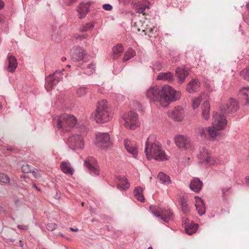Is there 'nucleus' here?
Masks as SVG:
<instances>
[{
    "label": "nucleus",
    "instance_id": "49",
    "mask_svg": "<svg viewBox=\"0 0 249 249\" xmlns=\"http://www.w3.org/2000/svg\"><path fill=\"white\" fill-rule=\"evenodd\" d=\"M86 36L85 35H80L79 34H75L74 35V37L76 39H80V40H82L84 38H86Z\"/></svg>",
    "mask_w": 249,
    "mask_h": 249
},
{
    "label": "nucleus",
    "instance_id": "60",
    "mask_svg": "<svg viewBox=\"0 0 249 249\" xmlns=\"http://www.w3.org/2000/svg\"><path fill=\"white\" fill-rule=\"evenodd\" d=\"M7 240L8 241L13 242L15 240L14 239H12V238H8V239H7Z\"/></svg>",
    "mask_w": 249,
    "mask_h": 249
},
{
    "label": "nucleus",
    "instance_id": "37",
    "mask_svg": "<svg viewBox=\"0 0 249 249\" xmlns=\"http://www.w3.org/2000/svg\"><path fill=\"white\" fill-rule=\"evenodd\" d=\"M218 131L213 127V128L209 127L208 130V133L211 137L214 138L218 135Z\"/></svg>",
    "mask_w": 249,
    "mask_h": 249
},
{
    "label": "nucleus",
    "instance_id": "29",
    "mask_svg": "<svg viewBox=\"0 0 249 249\" xmlns=\"http://www.w3.org/2000/svg\"><path fill=\"white\" fill-rule=\"evenodd\" d=\"M124 50L123 46L121 44H117L112 48L113 59H117L119 55L123 53Z\"/></svg>",
    "mask_w": 249,
    "mask_h": 249
},
{
    "label": "nucleus",
    "instance_id": "19",
    "mask_svg": "<svg viewBox=\"0 0 249 249\" xmlns=\"http://www.w3.org/2000/svg\"><path fill=\"white\" fill-rule=\"evenodd\" d=\"M203 183L197 178H194L191 180L190 188V189L196 193H198L200 191L202 188Z\"/></svg>",
    "mask_w": 249,
    "mask_h": 249
},
{
    "label": "nucleus",
    "instance_id": "51",
    "mask_svg": "<svg viewBox=\"0 0 249 249\" xmlns=\"http://www.w3.org/2000/svg\"><path fill=\"white\" fill-rule=\"evenodd\" d=\"M51 195L55 199H59L60 197V194L57 190H55V194L54 195L53 194H52Z\"/></svg>",
    "mask_w": 249,
    "mask_h": 249
},
{
    "label": "nucleus",
    "instance_id": "14",
    "mask_svg": "<svg viewBox=\"0 0 249 249\" xmlns=\"http://www.w3.org/2000/svg\"><path fill=\"white\" fill-rule=\"evenodd\" d=\"M175 141L176 145L179 148L187 149L190 147V140L186 136L182 135L177 136Z\"/></svg>",
    "mask_w": 249,
    "mask_h": 249
},
{
    "label": "nucleus",
    "instance_id": "62",
    "mask_svg": "<svg viewBox=\"0 0 249 249\" xmlns=\"http://www.w3.org/2000/svg\"><path fill=\"white\" fill-rule=\"evenodd\" d=\"M167 144L169 145L170 143V141H167Z\"/></svg>",
    "mask_w": 249,
    "mask_h": 249
},
{
    "label": "nucleus",
    "instance_id": "38",
    "mask_svg": "<svg viewBox=\"0 0 249 249\" xmlns=\"http://www.w3.org/2000/svg\"><path fill=\"white\" fill-rule=\"evenodd\" d=\"M94 27V24L91 23H88L84 26L80 30L81 32H87L89 30H91Z\"/></svg>",
    "mask_w": 249,
    "mask_h": 249
},
{
    "label": "nucleus",
    "instance_id": "28",
    "mask_svg": "<svg viewBox=\"0 0 249 249\" xmlns=\"http://www.w3.org/2000/svg\"><path fill=\"white\" fill-rule=\"evenodd\" d=\"M239 96L246 101V104H249V88H242L239 91Z\"/></svg>",
    "mask_w": 249,
    "mask_h": 249
},
{
    "label": "nucleus",
    "instance_id": "23",
    "mask_svg": "<svg viewBox=\"0 0 249 249\" xmlns=\"http://www.w3.org/2000/svg\"><path fill=\"white\" fill-rule=\"evenodd\" d=\"M124 145L127 152L132 154L135 157L137 155L138 151L135 143H132L130 141L125 140Z\"/></svg>",
    "mask_w": 249,
    "mask_h": 249
},
{
    "label": "nucleus",
    "instance_id": "55",
    "mask_svg": "<svg viewBox=\"0 0 249 249\" xmlns=\"http://www.w3.org/2000/svg\"><path fill=\"white\" fill-rule=\"evenodd\" d=\"M18 228L20 229H22V230H25L27 229V226H24V225H18Z\"/></svg>",
    "mask_w": 249,
    "mask_h": 249
},
{
    "label": "nucleus",
    "instance_id": "63",
    "mask_svg": "<svg viewBox=\"0 0 249 249\" xmlns=\"http://www.w3.org/2000/svg\"><path fill=\"white\" fill-rule=\"evenodd\" d=\"M106 227L107 230H109V226H108L107 225V226H106Z\"/></svg>",
    "mask_w": 249,
    "mask_h": 249
},
{
    "label": "nucleus",
    "instance_id": "26",
    "mask_svg": "<svg viewBox=\"0 0 249 249\" xmlns=\"http://www.w3.org/2000/svg\"><path fill=\"white\" fill-rule=\"evenodd\" d=\"M77 11L79 13V18H83L89 11V4L88 3L80 4Z\"/></svg>",
    "mask_w": 249,
    "mask_h": 249
},
{
    "label": "nucleus",
    "instance_id": "56",
    "mask_svg": "<svg viewBox=\"0 0 249 249\" xmlns=\"http://www.w3.org/2000/svg\"><path fill=\"white\" fill-rule=\"evenodd\" d=\"M4 2L2 0H0V10L4 7Z\"/></svg>",
    "mask_w": 249,
    "mask_h": 249
},
{
    "label": "nucleus",
    "instance_id": "40",
    "mask_svg": "<svg viewBox=\"0 0 249 249\" xmlns=\"http://www.w3.org/2000/svg\"><path fill=\"white\" fill-rule=\"evenodd\" d=\"M32 167L28 164H23L21 167L22 171L24 173H29L32 171Z\"/></svg>",
    "mask_w": 249,
    "mask_h": 249
},
{
    "label": "nucleus",
    "instance_id": "50",
    "mask_svg": "<svg viewBox=\"0 0 249 249\" xmlns=\"http://www.w3.org/2000/svg\"><path fill=\"white\" fill-rule=\"evenodd\" d=\"M103 7L104 9L107 11L110 10L112 8V6L109 4H105L103 5Z\"/></svg>",
    "mask_w": 249,
    "mask_h": 249
},
{
    "label": "nucleus",
    "instance_id": "20",
    "mask_svg": "<svg viewBox=\"0 0 249 249\" xmlns=\"http://www.w3.org/2000/svg\"><path fill=\"white\" fill-rule=\"evenodd\" d=\"M200 87V83L196 79H192L187 85L186 89L189 93L196 92Z\"/></svg>",
    "mask_w": 249,
    "mask_h": 249
},
{
    "label": "nucleus",
    "instance_id": "39",
    "mask_svg": "<svg viewBox=\"0 0 249 249\" xmlns=\"http://www.w3.org/2000/svg\"><path fill=\"white\" fill-rule=\"evenodd\" d=\"M0 181L5 183H8L10 182V178L6 174L0 173Z\"/></svg>",
    "mask_w": 249,
    "mask_h": 249
},
{
    "label": "nucleus",
    "instance_id": "16",
    "mask_svg": "<svg viewBox=\"0 0 249 249\" xmlns=\"http://www.w3.org/2000/svg\"><path fill=\"white\" fill-rule=\"evenodd\" d=\"M200 162L213 164L215 162L214 159L210 156L207 150L205 148H202L200 151V154L197 156Z\"/></svg>",
    "mask_w": 249,
    "mask_h": 249
},
{
    "label": "nucleus",
    "instance_id": "21",
    "mask_svg": "<svg viewBox=\"0 0 249 249\" xmlns=\"http://www.w3.org/2000/svg\"><path fill=\"white\" fill-rule=\"evenodd\" d=\"M195 198L196 199H198V200L196 201L195 205L196 211H197L198 214L200 216H202L206 212V207L204 201L201 199V198L198 196H195Z\"/></svg>",
    "mask_w": 249,
    "mask_h": 249
},
{
    "label": "nucleus",
    "instance_id": "45",
    "mask_svg": "<svg viewBox=\"0 0 249 249\" xmlns=\"http://www.w3.org/2000/svg\"><path fill=\"white\" fill-rule=\"evenodd\" d=\"M57 228V225L54 223L48 224V231H53Z\"/></svg>",
    "mask_w": 249,
    "mask_h": 249
},
{
    "label": "nucleus",
    "instance_id": "4",
    "mask_svg": "<svg viewBox=\"0 0 249 249\" xmlns=\"http://www.w3.org/2000/svg\"><path fill=\"white\" fill-rule=\"evenodd\" d=\"M162 101L168 103L177 100L180 98V93L175 91L171 86L166 85L160 87Z\"/></svg>",
    "mask_w": 249,
    "mask_h": 249
},
{
    "label": "nucleus",
    "instance_id": "41",
    "mask_svg": "<svg viewBox=\"0 0 249 249\" xmlns=\"http://www.w3.org/2000/svg\"><path fill=\"white\" fill-rule=\"evenodd\" d=\"M240 75L247 81H249V68L245 69L240 72Z\"/></svg>",
    "mask_w": 249,
    "mask_h": 249
},
{
    "label": "nucleus",
    "instance_id": "5",
    "mask_svg": "<svg viewBox=\"0 0 249 249\" xmlns=\"http://www.w3.org/2000/svg\"><path fill=\"white\" fill-rule=\"evenodd\" d=\"M138 115L136 112L129 111L125 113L123 116L124 127L127 129H135L138 126Z\"/></svg>",
    "mask_w": 249,
    "mask_h": 249
},
{
    "label": "nucleus",
    "instance_id": "64",
    "mask_svg": "<svg viewBox=\"0 0 249 249\" xmlns=\"http://www.w3.org/2000/svg\"><path fill=\"white\" fill-rule=\"evenodd\" d=\"M147 249H153V248L151 247H149Z\"/></svg>",
    "mask_w": 249,
    "mask_h": 249
},
{
    "label": "nucleus",
    "instance_id": "52",
    "mask_svg": "<svg viewBox=\"0 0 249 249\" xmlns=\"http://www.w3.org/2000/svg\"><path fill=\"white\" fill-rule=\"evenodd\" d=\"M64 2L66 3L68 5H71L73 3L75 2L77 0H64Z\"/></svg>",
    "mask_w": 249,
    "mask_h": 249
},
{
    "label": "nucleus",
    "instance_id": "44",
    "mask_svg": "<svg viewBox=\"0 0 249 249\" xmlns=\"http://www.w3.org/2000/svg\"><path fill=\"white\" fill-rule=\"evenodd\" d=\"M146 8L148 9L149 7L148 6L144 7L143 6H142L137 8L136 11L137 13H140V14L142 13V14H143V15H145V11L146 10Z\"/></svg>",
    "mask_w": 249,
    "mask_h": 249
},
{
    "label": "nucleus",
    "instance_id": "13",
    "mask_svg": "<svg viewBox=\"0 0 249 249\" xmlns=\"http://www.w3.org/2000/svg\"><path fill=\"white\" fill-rule=\"evenodd\" d=\"M110 142V136L107 133H98L96 134L95 144L97 147H107Z\"/></svg>",
    "mask_w": 249,
    "mask_h": 249
},
{
    "label": "nucleus",
    "instance_id": "15",
    "mask_svg": "<svg viewBox=\"0 0 249 249\" xmlns=\"http://www.w3.org/2000/svg\"><path fill=\"white\" fill-rule=\"evenodd\" d=\"M168 116L177 121L182 120L184 115L183 108L181 107H177L174 109L169 110L167 112Z\"/></svg>",
    "mask_w": 249,
    "mask_h": 249
},
{
    "label": "nucleus",
    "instance_id": "36",
    "mask_svg": "<svg viewBox=\"0 0 249 249\" xmlns=\"http://www.w3.org/2000/svg\"><path fill=\"white\" fill-rule=\"evenodd\" d=\"M201 101L202 98L200 96L193 98L192 100V103L193 108H197L199 106Z\"/></svg>",
    "mask_w": 249,
    "mask_h": 249
},
{
    "label": "nucleus",
    "instance_id": "10",
    "mask_svg": "<svg viewBox=\"0 0 249 249\" xmlns=\"http://www.w3.org/2000/svg\"><path fill=\"white\" fill-rule=\"evenodd\" d=\"M160 87L154 86L148 89L146 93V95L151 102H156L162 101Z\"/></svg>",
    "mask_w": 249,
    "mask_h": 249
},
{
    "label": "nucleus",
    "instance_id": "47",
    "mask_svg": "<svg viewBox=\"0 0 249 249\" xmlns=\"http://www.w3.org/2000/svg\"><path fill=\"white\" fill-rule=\"evenodd\" d=\"M161 68H162V65L159 62H156L153 66L154 70H157V71H160L161 70Z\"/></svg>",
    "mask_w": 249,
    "mask_h": 249
},
{
    "label": "nucleus",
    "instance_id": "27",
    "mask_svg": "<svg viewBox=\"0 0 249 249\" xmlns=\"http://www.w3.org/2000/svg\"><path fill=\"white\" fill-rule=\"evenodd\" d=\"M157 79L159 80L172 82L173 81V75L170 72H160L159 73Z\"/></svg>",
    "mask_w": 249,
    "mask_h": 249
},
{
    "label": "nucleus",
    "instance_id": "61",
    "mask_svg": "<svg viewBox=\"0 0 249 249\" xmlns=\"http://www.w3.org/2000/svg\"><path fill=\"white\" fill-rule=\"evenodd\" d=\"M66 59L67 58L66 57H62L61 58L62 61H65V60H66Z\"/></svg>",
    "mask_w": 249,
    "mask_h": 249
},
{
    "label": "nucleus",
    "instance_id": "58",
    "mask_svg": "<svg viewBox=\"0 0 249 249\" xmlns=\"http://www.w3.org/2000/svg\"><path fill=\"white\" fill-rule=\"evenodd\" d=\"M70 230L72 231H78V229L76 228V229H73L72 228H70Z\"/></svg>",
    "mask_w": 249,
    "mask_h": 249
},
{
    "label": "nucleus",
    "instance_id": "12",
    "mask_svg": "<svg viewBox=\"0 0 249 249\" xmlns=\"http://www.w3.org/2000/svg\"><path fill=\"white\" fill-rule=\"evenodd\" d=\"M239 108V105L236 100L233 98H230L225 105L220 107L222 112L225 114L236 112Z\"/></svg>",
    "mask_w": 249,
    "mask_h": 249
},
{
    "label": "nucleus",
    "instance_id": "31",
    "mask_svg": "<svg viewBox=\"0 0 249 249\" xmlns=\"http://www.w3.org/2000/svg\"><path fill=\"white\" fill-rule=\"evenodd\" d=\"M157 178L162 183L166 185L171 183L170 178L163 172H160Z\"/></svg>",
    "mask_w": 249,
    "mask_h": 249
},
{
    "label": "nucleus",
    "instance_id": "3",
    "mask_svg": "<svg viewBox=\"0 0 249 249\" xmlns=\"http://www.w3.org/2000/svg\"><path fill=\"white\" fill-rule=\"evenodd\" d=\"M107 101L103 100L98 102L96 110L95 119L98 123H102L109 121L112 118V113L107 106Z\"/></svg>",
    "mask_w": 249,
    "mask_h": 249
},
{
    "label": "nucleus",
    "instance_id": "57",
    "mask_svg": "<svg viewBox=\"0 0 249 249\" xmlns=\"http://www.w3.org/2000/svg\"><path fill=\"white\" fill-rule=\"evenodd\" d=\"M155 29V27H152V28L149 29V32L150 33H153Z\"/></svg>",
    "mask_w": 249,
    "mask_h": 249
},
{
    "label": "nucleus",
    "instance_id": "24",
    "mask_svg": "<svg viewBox=\"0 0 249 249\" xmlns=\"http://www.w3.org/2000/svg\"><path fill=\"white\" fill-rule=\"evenodd\" d=\"M188 75V72L181 68H177L176 71V76L179 79L181 83L184 82L185 78Z\"/></svg>",
    "mask_w": 249,
    "mask_h": 249
},
{
    "label": "nucleus",
    "instance_id": "17",
    "mask_svg": "<svg viewBox=\"0 0 249 249\" xmlns=\"http://www.w3.org/2000/svg\"><path fill=\"white\" fill-rule=\"evenodd\" d=\"M62 73L60 71H55L52 74L48 76V87H52L57 84L62 79Z\"/></svg>",
    "mask_w": 249,
    "mask_h": 249
},
{
    "label": "nucleus",
    "instance_id": "43",
    "mask_svg": "<svg viewBox=\"0 0 249 249\" xmlns=\"http://www.w3.org/2000/svg\"><path fill=\"white\" fill-rule=\"evenodd\" d=\"M86 94L87 89L84 87L80 88L76 91V94L79 97L85 95Z\"/></svg>",
    "mask_w": 249,
    "mask_h": 249
},
{
    "label": "nucleus",
    "instance_id": "1",
    "mask_svg": "<svg viewBox=\"0 0 249 249\" xmlns=\"http://www.w3.org/2000/svg\"><path fill=\"white\" fill-rule=\"evenodd\" d=\"M144 152L148 160L153 159L160 161L168 160L167 156L162 149L161 144L158 142H156V137L154 135H150L147 138Z\"/></svg>",
    "mask_w": 249,
    "mask_h": 249
},
{
    "label": "nucleus",
    "instance_id": "42",
    "mask_svg": "<svg viewBox=\"0 0 249 249\" xmlns=\"http://www.w3.org/2000/svg\"><path fill=\"white\" fill-rule=\"evenodd\" d=\"M196 131L197 134L200 136L201 137H205L206 135L204 128L203 127L199 126L197 127V128H196Z\"/></svg>",
    "mask_w": 249,
    "mask_h": 249
},
{
    "label": "nucleus",
    "instance_id": "18",
    "mask_svg": "<svg viewBox=\"0 0 249 249\" xmlns=\"http://www.w3.org/2000/svg\"><path fill=\"white\" fill-rule=\"evenodd\" d=\"M8 65L7 68V71L10 72H14L18 66V62L16 57L9 54L7 56Z\"/></svg>",
    "mask_w": 249,
    "mask_h": 249
},
{
    "label": "nucleus",
    "instance_id": "32",
    "mask_svg": "<svg viewBox=\"0 0 249 249\" xmlns=\"http://www.w3.org/2000/svg\"><path fill=\"white\" fill-rule=\"evenodd\" d=\"M142 193V189L141 187H136L133 191V194L136 198L141 202H143L144 197Z\"/></svg>",
    "mask_w": 249,
    "mask_h": 249
},
{
    "label": "nucleus",
    "instance_id": "22",
    "mask_svg": "<svg viewBox=\"0 0 249 249\" xmlns=\"http://www.w3.org/2000/svg\"><path fill=\"white\" fill-rule=\"evenodd\" d=\"M116 182L117 188L120 190H126L129 187V184L124 177L118 176Z\"/></svg>",
    "mask_w": 249,
    "mask_h": 249
},
{
    "label": "nucleus",
    "instance_id": "11",
    "mask_svg": "<svg viewBox=\"0 0 249 249\" xmlns=\"http://www.w3.org/2000/svg\"><path fill=\"white\" fill-rule=\"evenodd\" d=\"M87 55L86 51L80 46L73 47L71 50V59L77 62L82 60Z\"/></svg>",
    "mask_w": 249,
    "mask_h": 249
},
{
    "label": "nucleus",
    "instance_id": "33",
    "mask_svg": "<svg viewBox=\"0 0 249 249\" xmlns=\"http://www.w3.org/2000/svg\"><path fill=\"white\" fill-rule=\"evenodd\" d=\"M198 225L197 224L192 223L190 225L186 226L185 230L186 232L189 235H192L195 233L197 230Z\"/></svg>",
    "mask_w": 249,
    "mask_h": 249
},
{
    "label": "nucleus",
    "instance_id": "6",
    "mask_svg": "<svg viewBox=\"0 0 249 249\" xmlns=\"http://www.w3.org/2000/svg\"><path fill=\"white\" fill-rule=\"evenodd\" d=\"M151 212L155 216L168 223L172 219L173 213L168 210H165L155 206H151L149 207Z\"/></svg>",
    "mask_w": 249,
    "mask_h": 249
},
{
    "label": "nucleus",
    "instance_id": "35",
    "mask_svg": "<svg viewBox=\"0 0 249 249\" xmlns=\"http://www.w3.org/2000/svg\"><path fill=\"white\" fill-rule=\"evenodd\" d=\"M179 203L181 206L182 212L185 213H187L189 211V208L186 199L183 197H181L180 198Z\"/></svg>",
    "mask_w": 249,
    "mask_h": 249
},
{
    "label": "nucleus",
    "instance_id": "8",
    "mask_svg": "<svg viewBox=\"0 0 249 249\" xmlns=\"http://www.w3.org/2000/svg\"><path fill=\"white\" fill-rule=\"evenodd\" d=\"M212 124L213 127L217 130L224 129L227 125V120L224 115L213 112Z\"/></svg>",
    "mask_w": 249,
    "mask_h": 249
},
{
    "label": "nucleus",
    "instance_id": "30",
    "mask_svg": "<svg viewBox=\"0 0 249 249\" xmlns=\"http://www.w3.org/2000/svg\"><path fill=\"white\" fill-rule=\"evenodd\" d=\"M60 168L62 172L66 174L71 175L73 174L72 169L70 167V164L67 162H62L60 165Z\"/></svg>",
    "mask_w": 249,
    "mask_h": 249
},
{
    "label": "nucleus",
    "instance_id": "25",
    "mask_svg": "<svg viewBox=\"0 0 249 249\" xmlns=\"http://www.w3.org/2000/svg\"><path fill=\"white\" fill-rule=\"evenodd\" d=\"M202 116L203 118L207 120L210 117V105L208 101L204 102L201 106Z\"/></svg>",
    "mask_w": 249,
    "mask_h": 249
},
{
    "label": "nucleus",
    "instance_id": "46",
    "mask_svg": "<svg viewBox=\"0 0 249 249\" xmlns=\"http://www.w3.org/2000/svg\"><path fill=\"white\" fill-rule=\"evenodd\" d=\"M230 188L224 187L221 188V192L222 193V196L225 198L227 193L229 191Z\"/></svg>",
    "mask_w": 249,
    "mask_h": 249
},
{
    "label": "nucleus",
    "instance_id": "54",
    "mask_svg": "<svg viewBox=\"0 0 249 249\" xmlns=\"http://www.w3.org/2000/svg\"><path fill=\"white\" fill-rule=\"evenodd\" d=\"M120 3L125 4L130 2L131 0H118Z\"/></svg>",
    "mask_w": 249,
    "mask_h": 249
},
{
    "label": "nucleus",
    "instance_id": "34",
    "mask_svg": "<svg viewBox=\"0 0 249 249\" xmlns=\"http://www.w3.org/2000/svg\"><path fill=\"white\" fill-rule=\"evenodd\" d=\"M135 55V51L132 48H129L128 50L125 52L123 61V62L127 61Z\"/></svg>",
    "mask_w": 249,
    "mask_h": 249
},
{
    "label": "nucleus",
    "instance_id": "59",
    "mask_svg": "<svg viewBox=\"0 0 249 249\" xmlns=\"http://www.w3.org/2000/svg\"><path fill=\"white\" fill-rule=\"evenodd\" d=\"M33 187L34 188H36V189L38 191H40L39 188H38V187L36 186V185L35 184H34L33 185Z\"/></svg>",
    "mask_w": 249,
    "mask_h": 249
},
{
    "label": "nucleus",
    "instance_id": "2",
    "mask_svg": "<svg viewBox=\"0 0 249 249\" xmlns=\"http://www.w3.org/2000/svg\"><path fill=\"white\" fill-rule=\"evenodd\" d=\"M76 122L77 120L73 115L68 114L53 116V126L65 132L70 131L75 125Z\"/></svg>",
    "mask_w": 249,
    "mask_h": 249
},
{
    "label": "nucleus",
    "instance_id": "7",
    "mask_svg": "<svg viewBox=\"0 0 249 249\" xmlns=\"http://www.w3.org/2000/svg\"><path fill=\"white\" fill-rule=\"evenodd\" d=\"M68 144L73 150L81 149L84 147V139L81 135H75L70 137Z\"/></svg>",
    "mask_w": 249,
    "mask_h": 249
},
{
    "label": "nucleus",
    "instance_id": "48",
    "mask_svg": "<svg viewBox=\"0 0 249 249\" xmlns=\"http://www.w3.org/2000/svg\"><path fill=\"white\" fill-rule=\"evenodd\" d=\"M95 68V64L93 63H91L90 64L88 65L87 68L88 69L91 70L90 71V72L89 73H88L89 75L91 74L93 72L92 71L94 70V69Z\"/></svg>",
    "mask_w": 249,
    "mask_h": 249
},
{
    "label": "nucleus",
    "instance_id": "9",
    "mask_svg": "<svg viewBox=\"0 0 249 249\" xmlns=\"http://www.w3.org/2000/svg\"><path fill=\"white\" fill-rule=\"evenodd\" d=\"M84 165L88 169L89 173L92 176H96L99 174L97 162L94 158L88 157L84 161Z\"/></svg>",
    "mask_w": 249,
    "mask_h": 249
},
{
    "label": "nucleus",
    "instance_id": "53",
    "mask_svg": "<svg viewBox=\"0 0 249 249\" xmlns=\"http://www.w3.org/2000/svg\"><path fill=\"white\" fill-rule=\"evenodd\" d=\"M32 173L34 176L36 178H37L38 177H39V175H38V171L36 169L33 170Z\"/></svg>",
    "mask_w": 249,
    "mask_h": 249
}]
</instances>
